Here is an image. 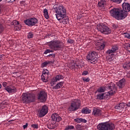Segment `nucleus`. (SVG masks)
Segmentation results:
<instances>
[{"label":"nucleus","mask_w":130,"mask_h":130,"mask_svg":"<svg viewBox=\"0 0 130 130\" xmlns=\"http://www.w3.org/2000/svg\"><path fill=\"white\" fill-rule=\"evenodd\" d=\"M81 106V101L75 99L70 104L68 107V111L70 112L77 111Z\"/></svg>","instance_id":"obj_8"},{"label":"nucleus","mask_w":130,"mask_h":130,"mask_svg":"<svg viewBox=\"0 0 130 130\" xmlns=\"http://www.w3.org/2000/svg\"><path fill=\"white\" fill-rule=\"evenodd\" d=\"M98 6H99L100 8H104V7L106 6V1L105 0H101L99 2Z\"/></svg>","instance_id":"obj_23"},{"label":"nucleus","mask_w":130,"mask_h":130,"mask_svg":"<svg viewBox=\"0 0 130 130\" xmlns=\"http://www.w3.org/2000/svg\"><path fill=\"white\" fill-rule=\"evenodd\" d=\"M61 42L58 40L51 41L48 43L50 49H47L44 52V54H47L50 52H54L56 50H60L61 48Z\"/></svg>","instance_id":"obj_2"},{"label":"nucleus","mask_w":130,"mask_h":130,"mask_svg":"<svg viewBox=\"0 0 130 130\" xmlns=\"http://www.w3.org/2000/svg\"><path fill=\"white\" fill-rule=\"evenodd\" d=\"M117 50H118V46H117V45H114L112 46L111 49H109L106 51V53L107 55H109V56H113V55H114L113 53H115Z\"/></svg>","instance_id":"obj_14"},{"label":"nucleus","mask_w":130,"mask_h":130,"mask_svg":"<svg viewBox=\"0 0 130 130\" xmlns=\"http://www.w3.org/2000/svg\"><path fill=\"white\" fill-rule=\"evenodd\" d=\"M5 90L8 92V93H15L16 91V89L15 87L7 86L5 88Z\"/></svg>","instance_id":"obj_22"},{"label":"nucleus","mask_w":130,"mask_h":130,"mask_svg":"<svg viewBox=\"0 0 130 130\" xmlns=\"http://www.w3.org/2000/svg\"><path fill=\"white\" fill-rule=\"evenodd\" d=\"M115 1L116 2H114L115 4H120L121 2H122V0H115Z\"/></svg>","instance_id":"obj_43"},{"label":"nucleus","mask_w":130,"mask_h":130,"mask_svg":"<svg viewBox=\"0 0 130 130\" xmlns=\"http://www.w3.org/2000/svg\"><path fill=\"white\" fill-rule=\"evenodd\" d=\"M128 51H129V52H130V50H128Z\"/></svg>","instance_id":"obj_56"},{"label":"nucleus","mask_w":130,"mask_h":130,"mask_svg":"<svg viewBox=\"0 0 130 130\" xmlns=\"http://www.w3.org/2000/svg\"><path fill=\"white\" fill-rule=\"evenodd\" d=\"M63 85V82H60L56 84V86L52 87V89L54 90H57V89H59L61 88Z\"/></svg>","instance_id":"obj_27"},{"label":"nucleus","mask_w":130,"mask_h":130,"mask_svg":"<svg viewBox=\"0 0 130 130\" xmlns=\"http://www.w3.org/2000/svg\"><path fill=\"white\" fill-rule=\"evenodd\" d=\"M2 0H0V2H2Z\"/></svg>","instance_id":"obj_55"},{"label":"nucleus","mask_w":130,"mask_h":130,"mask_svg":"<svg viewBox=\"0 0 130 130\" xmlns=\"http://www.w3.org/2000/svg\"><path fill=\"white\" fill-rule=\"evenodd\" d=\"M74 121H75V122H77V123H81V122H84V123H86L87 122V120L83 119L82 118H76L74 119Z\"/></svg>","instance_id":"obj_26"},{"label":"nucleus","mask_w":130,"mask_h":130,"mask_svg":"<svg viewBox=\"0 0 130 130\" xmlns=\"http://www.w3.org/2000/svg\"><path fill=\"white\" fill-rule=\"evenodd\" d=\"M1 112L0 111V114H1Z\"/></svg>","instance_id":"obj_57"},{"label":"nucleus","mask_w":130,"mask_h":130,"mask_svg":"<svg viewBox=\"0 0 130 130\" xmlns=\"http://www.w3.org/2000/svg\"><path fill=\"white\" fill-rule=\"evenodd\" d=\"M38 100L40 102L44 103L47 100V93L44 91H40L38 95Z\"/></svg>","instance_id":"obj_13"},{"label":"nucleus","mask_w":130,"mask_h":130,"mask_svg":"<svg viewBox=\"0 0 130 130\" xmlns=\"http://www.w3.org/2000/svg\"><path fill=\"white\" fill-rule=\"evenodd\" d=\"M123 68L125 70H129L130 69V61L129 62H125L123 65Z\"/></svg>","instance_id":"obj_31"},{"label":"nucleus","mask_w":130,"mask_h":130,"mask_svg":"<svg viewBox=\"0 0 130 130\" xmlns=\"http://www.w3.org/2000/svg\"><path fill=\"white\" fill-rule=\"evenodd\" d=\"M96 29L98 31L101 32V33L105 34L106 35H108V34H110L111 33V29L103 23L98 24L96 25Z\"/></svg>","instance_id":"obj_6"},{"label":"nucleus","mask_w":130,"mask_h":130,"mask_svg":"<svg viewBox=\"0 0 130 130\" xmlns=\"http://www.w3.org/2000/svg\"><path fill=\"white\" fill-rule=\"evenodd\" d=\"M86 58L88 62H90L92 64H95L99 60L98 54L94 51L89 53L86 56Z\"/></svg>","instance_id":"obj_7"},{"label":"nucleus","mask_w":130,"mask_h":130,"mask_svg":"<svg viewBox=\"0 0 130 130\" xmlns=\"http://www.w3.org/2000/svg\"><path fill=\"white\" fill-rule=\"evenodd\" d=\"M3 31H4V26H3V25L1 23H0V34H2Z\"/></svg>","instance_id":"obj_37"},{"label":"nucleus","mask_w":130,"mask_h":130,"mask_svg":"<svg viewBox=\"0 0 130 130\" xmlns=\"http://www.w3.org/2000/svg\"><path fill=\"white\" fill-rule=\"evenodd\" d=\"M83 81H84V82H90V79L89 78H83Z\"/></svg>","instance_id":"obj_42"},{"label":"nucleus","mask_w":130,"mask_h":130,"mask_svg":"<svg viewBox=\"0 0 130 130\" xmlns=\"http://www.w3.org/2000/svg\"><path fill=\"white\" fill-rule=\"evenodd\" d=\"M102 114V111L100 109L94 108L92 111V115L94 116H100Z\"/></svg>","instance_id":"obj_19"},{"label":"nucleus","mask_w":130,"mask_h":130,"mask_svg":"<svg viewBox=\"0 0 130 130\" xmlns=\"http://www.w3.org/2000/svg\"><path fill=\"white\" fill-rule=\"evenodd\" d=\"M122 12L123 13V15L125 18L127 17V15H128V13L130 12V4L128 3L124 2L122 4Z\"/></svg>","instance_id":"obj_10"},{"label":"nucleus","mask_w":130,"mask_h":130,"mask_svg":"<svg viewBox=\"0 0 130 130\" xmlns=\"http://www.w3.org/2000/svg\"><path fill=\"white\" fill-rule=\"evenodd\" d=\"M49 73V72L48 71V70H47V69H44L42 75H43L44 76V75H47V76H48Z\"/></svg>","instance_id":"obj_34"},{"label":"nucleus","mask_w":130,"mask_h":130,"mask_svg":"<svg viewBox=\"0 0 130 130\" xmlns=\"http://www.w3.org/2000/svg\"><path fill=\"white\" fill-rule=\"evenodd\" d=\"M13 25H14V26H17V25H20V22H19V21H17V20H14L12 22Z\"/></svg>","instance_id":"obj_35"},{"label":"nucleus","mask_w":130,"mask_h":130,"mask_svg":"<svg viewBox=\"0 0 130 130\" xmlns=\"http://www.w3.org/2000/svg\"><path fill=\"white\" fill-rule=\"evenodd\" d=\"M47 113H48V107L45 105L39 109L38 115L39 117H43L46 116Z\"/></svg>","instance_id":"obj_12"},{"label":"nucleus","mask_w":130,"mask_h":130,"mask_svg":"<svg viewBox=\"0 0 130 130\" xmlns=\"http://www.w3.org/2000/svg\"><path fill=\"white\" fill-rule=\"evenodd\" d=\"M81 112L83 113V114H88L89 113H91V110L89 109L88 108H84L82 109Z\"/></svg>","instance_id":"obj_28"},{"label":"nucleus","mask_w":130,"mask_h":130,"mask_svg":"<svg viewBox=\"0 0 130 130\" xmlns=\"http://www.w3.org/2000/svg\"><path fill=\"white\" fill-rule=\"evenodd\" d=\"M1 88H2V84H1V83H0V89H1Z\"/></svg>","instance_id":"obj_52"},{"label":"nucleus","mask_w":130,"mask_h":130,"mask_svg":"<svg viewBox=\"0 0 130 130\" xmlns=\"http://www.w3.org/2000/svg\"><path fill=\"white\" fill-rule=\"evenodd\" d=\"M125 105H126V104L124 103H121L115 107V109H117V110H119L120 111L123 110L124 107H125Z\"/></svg>","instance_id":"obj_20"},{"label":"nucleus","mask_w":130,"mask_h":130,"mask_svg":"<svg viewBox=\"0 0 130 130\" xmlns=\"http://www.w3.org/2000/svg\"><path fill=\"white\" fill-rule=\"evenodd\" d=\"M59 21L60 22V23H63L64 25H66L67 24L69 23V18L66 17L65 16L64 17L59 19Z\"/></svg>","instance_id":"obj_24"},{"label":"nucleus","mask_w":130,"mask_h":130,"mask_svg":"<svg viewBox=\"0 0 130 130\" xmlns=\"http://www.w3.org/2000/svg\"><path fill=\"white\" fill-rule=\"evenodd\" d=\"M125 47L128 50L130 49V43H128L125 45Z\"/></svg>","instance_id":"obj_38"},{"label":"nucleus","mask_w":130,"mask_h":130,"mask_svg":"<svg viewBox=\"0 0 130 130\" xmlns=\"http://www.w3.org/2000/svg\"><path fill=\"white\" fill-rule=\"evenodd\" d=\"M33 34L32 32H29L28 33V35H27V37L28 38L30 39V38H33Z\"/></svg>","instance_id":"obj_40"},{"label":"nucleus","mask_w":130,"mask_h":130,"mask_svg":"<svg viewBox=\"0 0 130 130\" xmlns=\"http://www.w3.org/2000/svg\"><path fill=\"white\" fill-rule=\"evenodd\" d=\"M62 79H63V76H62L61 75H57L55 77L53 78L51 80L50 82L51 87H53V86L55 85L56 82H57V81H59L60 80H62Z\"/></svg>","instance_id":"obj_15"},{"label":"nucleus","mask_w":130,"mask_h":130,"mask_svg":"<svg viewBox=\"0 0 130 130\" xmlns=\"http://www.w3.org/2000/svg\"><path fill=\"white\" fill-rule=\"evenodd\" d=\"M112 27L113 28H114V29H116V28H117L118 26L115 24H112Z\"/></svg>","instance_id":"obj_47"},{"label":"nucleus","mask_w":130,"mask_h":130,"mask_svg":"<svg viewBox=\"0 0 130 130\" xmlns=\"http://www.w3.org/2000/svg\"><path fill=\"white\" fill-rule=\"evenodd\" d=\"M49 63H50L49 61H45L42 64V66L43 68H45V67H47V65L49 64Z\"/></svg>","instance_id":"obj_33"},{"label":"nucleus","mask_w":130,"mask_h":130,"mask_svg":"<svg viewBox=\"0 0 130 130\" xmlns=\"http://www.w3.org/2000/svg\"><path fill=\"white\" fill-rule=\"evenodd\" d=\"M105 93H98L96 95V99H98L99 100H104V99H105Z\"/></svg>","instance_id":"obj_25"},{"label":"nucleus","mask_w":130,"mask_h":130,"mask_svg":"<svg viewBox=\"0 0 130 130\" xmlns=\"http://www.w3.org/2000/svg\"><path fill=\"white\" fill-rule=\"evenodd\" d=\"M3 59V55H0V60H2Z\"/></svg>","instance_id":"obj_50"},{"label":"nucleus","mask_w":130,"mask_h":130,"mask_svg":"<svg viewBox=\"0 0 130 130\" xmlns=\"http://www.w3.org/2000/svg\"><path fill=\"white\" fill-rule=\"evenodd\" d=\"M23 127L24 129H25V128H27V127H28V123H26L25 125H23Z\"/></svg>","instance_id":"obj_45"},{"label":"nucleus","mask_w":130,"mask_h":130,"mask_svg":"<svg viewBox=\"0 0 130 130\" xmlns=\"http://www.w3.org/2000/svg\"><path fill=\"white\" fill-rule=\"evenodd\" d=\"M106 89L110 90V91L108 92V94L110 96H113V95H114V94L117 92V87L115 86V84L113 82H110L105 86H102L96 90V92L100 93H104Z\"/></svg>","instance_id":"obj_1"},{"label":"nucleus","mask_w":130,"mask_h":130,"mask_svg":"<svg viewBox=\"0 0 130 130\" xmlns=\"http://www.w3.org/2000/svg\"><path fill=\"white\" fill-rule=\"evenodd\" d=\"M22 101L23 103H31L35 101V96L31 93H24L22 94Z\"/></svg>","instance_id":"obj_9"},{"label":"nucleus","mask_w":130,"mask_h":130,"mask_svg":"<svg viewBox=\"0 0 130 130\" xmlns=\"http://www.w3.org/2000/svg\"><path fill=\"white\" fill-rule=\"evenodd\" d=\"M17 30H20V28H19Z\"/></svg>","instance_id":"obj_53"},{"label":"nucleus","mask_w":130,"mask_h":130,"mask_svg":"<svg viewBox=\"0 0 130 130\" xmlns=\"http://www.w3.org/2000/svg\"><path fill=\"white\" fill-rule=\"evenodd\" d=\"M43 13L45 18H46V19H49V15H48V10H47V9H44Z\"/></svg>","instance_id":"obj_30"},{"label":"nucleus","mask_w":130,"mask_h":130,"mask_svg":"<svg viewBox=\"0 0 130 130\" xmlns=\"http://www.w3.org/2000/svg\"><path fill=\"white\" fill-rule=\"evenodd\" d=\"M104 47H105V45H104V44H103L96 46L95 48L96 50H103V49H104Z\"/></svg>","instance_id":"obj_29"},{"label":"nucleus","mask_w":130,"mask_h":130,"mask_svg":"<svg viewBox=\"0 0 130 130\" xmlns=\"http://www.w3.org/2000/svg\"><path fill=\"white\" fill-rule=\"evenodd\" d=\"M2 104H5V103H3Z\"/></svg>","instance_id":"obj_54"},{"label":"nucleus","mask_w":130,"mask_h":130,"mask_svg":"<svg viewBox=\"0 0 130 130\" xmlns=\"http://www.w3.org/2000/svg\"><path fill=\"white\" fill-rule=\"evenodd\" d=\"M89 74V72L87 71H83L82 73V75L83 76H87Z\"/></svg>","instance_id":"obj_41"},{"label":"nucleus","mask_w":130,"mask_h":130,"mask_svg":"<svg viewBox=\"0 0 130 130\" xmlns=\"http://www.w3.org/2000/svg\"><path fill=\"white\" fill-rule=\"evenodd\" d=\"M67 42H68V43H69V44H73V43H74V42H75V41H74V40L69 39L68 40Z\"/></svg>","instance_id":"obj_36"},{"label":"nucleus","mask_w":130,"mask_h":130,"mask_svg":"<svg viewBox=\"0 0 130 130\" xmlns=\"http://www.w3.org/2000/svg\"><path fill=\"white\" fill-rule=\"evenodd\" d=\"M7 84H8V83H7V82H4L3 83V84H2V85H3V87H5V88H6V87H7Z\"/></svg>","instance_id":"obj_44"},{"label":"nucleus","mask_w":130,"mask_h":130,"mask_svg":"<svg viewBox=\"0 0 130 130\" xmlns=\"http://www.w3.org/2000/svg\"><path fill=\"white\" fill-rule=\"evenodd\" d=\"M83 67H84V62L82 61H79L75 63H72L71 64L72 69H78V68L79 69H81Z\"/></svg>","instance_id":"obj_16"},{"label":"nucleus","mask_w":130,"mask_h":130,"mask_svg":"<svg viewBox=\"0 0 130 130\" xmlns=\"http://www.w3.org/2000/svg\"><path fill=\"white\" fill-rule=\"evenodd\" d=\"M24 23L29 27H33L38 23V20L35 18H31L24 20Z\"/></svg>","instance_id":"obj_11"},{"label":"nucleus","mask_w":130,"mask_h":130,"mask_svg":"<svg viewBox=\"0 0 130 130\" xmlns=\"http://www.w3.org/2000/svg\"><path fill=\"white\" fill-rule=\"evenodd\" d=\"M117 85L118 87H119V89H122L123 87L125 85V79H122L121 80H119V82L117 83Z\"/></svg>","instance_id":"obj_21"},{"label":"nucleus","mask_w":130,"mask_h":130,"mask_svg":"<svg viewBox=\"0 0 130 130\" xmlns=\"http://www.w3.org/2000/svg\"><path fill=\"white\" fill-rule=\"evenodd\" d=\"M52 121H54V122H59L61 120V117L59 116V115L56 113H54L51 116Z\"/></svg>","instance_id":"obj_17"},{"label":"nucleus","mask_w":130,"mask_h":130,"mask_svg":"<svg viewBox=\"0 0 130 130\" xmlns=\"http://www.w3.org/2000/svg\"><path fill=\"white\" fill-rule=\"evenodd\" d=\"M126 106L127 107H130V102H129L127 104H126Z\"/></svg>","instance_id":"obj_48"},{"label":"nucleus","mask_w":130,"mask_h":130,"mask_svg":"<svg viewBox=\"0 0 130 130\" xmlns=\"http://www.w3.org/2000/svg\"><path fill=\"white\" fill-rule=\"evenodd\" d=\"M58 126V124L56 123V122H54L53 121H51V122H49L47 125L48 128L49 129H54L55 127H57Z\"/></svg>","instance_id":"obj_18"},{"label":"nucleus","mask_w":130,"mask_h":130,"mask_svg":"<svg viewBox=\"0 0 130 130\" xmlns=\"http://www.w3.org/2000/svg\"><path fill=\"white\" fill-rule=\"evenodd\" d=\"M115 127L114 124L108 122L99 123L97 126L98 130H113Z\"/></svg>","instance_id":"obj_5"},{"label":"nucleus","mask_w":130,"mask_h":130,"mask_svg":"<svg viewBox=\"0 0 130 130\" xmlns=\"http://www.w3.org/2000/svg\"><path fill=\"white\" fill-rule=\"evenodd\" d=\"M111 2H113V3H115V2H116L115 0H110Z\"/></svg>","instance_id":"obj_51"},{"label":"nucleus","mask_w":130,"mask_h":130,"mask_svg":"<svg viewBox=\"0 0 130 130\" xmlns=\"http://www.w3.org/2000/svg\"><path fill=\"white\" fill-rule=\"evenodd\" d=\"M53 9L55 11V16L58 21L67 16V10L63 6H58L57 5H55Z\"/></svg>","instance_id":"obj_3"},{"label":"nucleus","mask_w":130,"mask_h":130,"mask_svg":"<svg viewBox=\"0 0 130 130\" xmlns=\"http://www.w3.org/2000/svg\"><path fill=\"white\" fill-rule=\"evenodd\" d=\"M41 80L43 82H45V83H47V82H48V80H47V79H45V76H44V75H42L41 76Z\"/></svg>","instance_id":"obj_32"},{"label":"nucleus","mask_w":130,"mask_h":130,"mask_svg":"<svg viewBox=\"0 0 130 130\" xmlns=\"http://www.w3.org/2000/svg\"><path fill=\"white\" fill-rule=\"evenodd\" d=\"M31 127L33 128H38V124H33L31 125Z\"/></svg>","instance_id":"obj_39"},{"label":"nucleus","mask_w":130,"mask_h":130,"mask_svg":"<svg viewBox=\"0 0 130 130\" xmlns=\"http://www.w3.org/2000/svg\"><path fill=\"white\" fill-rule=\"evenodd\" d=\"M110 15L116 20H123L125 19L122 10L118 8H113L110 11Z\"/></svg>","instance_id":"obj_4"},{"label":"nucleus","mask_w":130,"mask_h":130,"mask_svg":"<svg viewBox=\"0 0 130 130\" xmlns=\"http://www.w3.org/2000/svg\"><path fill=\"white\" fill-rule=\"evenodd\" d=\"M126 76H127V78H130V73H127Z\"/></svg>","instance_id":"obj_49"},{"label":"nucleus","mask_w":130,"mask_h":130,"mask_svg":"<svg viewBox=\"0 0 130 130\" xmlns=\"http://www.w3.org/2000/svg\"><path fill=\"white\" fill-rule=\"evenodd\" d=\"M48 56H52V57H55V54H50Z\"/></svg>","instance_id":"obj_46"}]
</instances>
